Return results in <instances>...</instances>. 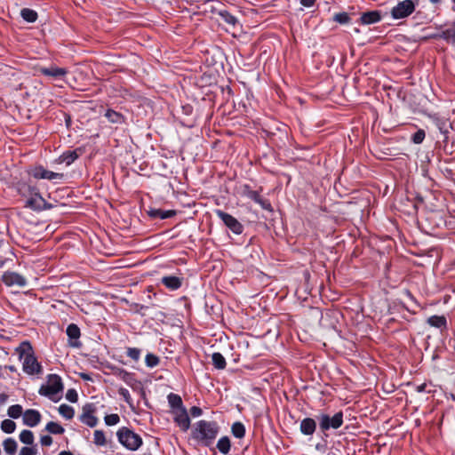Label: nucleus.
<instances>
[{
  "label": "nucleus",
  "instance_id": "nucleus-1",
  "mask_svg": "<svg viewBox=\"0 0 455 455\" xmlns=\"http://www.w3.org/2000/svg\"><path fill=\"white\" fill-rule=\"evenodd\" d=\"M19 358L22 361L23 371L28 375L39 374L42 372V366L34 355V350L28 341H23L16 348Z\"/></svg>",
  "mask_w": 455,
  "mask_h": 455
},
{
  "label": "nucleus",
  "instance_id": "nucleus-2",
  "mask_svg": "<svg viewBox=\"0 0 455 455\" xmlns=\"http://www.w3.org/2000/svg\"><path fill=\"white\" fill-rule=\"evenodd\" d=\"M219 433L218 424L214 421L199 420L195 427L194 436L205 445H210Z\"/></svg>",
  "mask_w": 455,
  "mask_h": 455
},
{
  "label": "nucleus",
  "instance_id": "nucleus-3",
  "mask_svg": "<svg viewBox=\"0 0 455 455\" xmlns=\"http://www.w3.org/2000/svg\"><path fill=\"white\" fill-rule=\"evenodd\" d=\"M63 390V384L61 378L57 374H49L47 376L46 384H43L38 393L42 396L48 397L52 401H55V396L61 393Z\"/></svg>",
  "mask_w": 455,
  "mask_h": 455
},
{
  "label": "nucleus",
  "instance_id": "nucleus-4",
  "mask_svg": "<svg viewBox=\"0 0 455 455\" xmlns=\"http://www.w3.org/2000/svg\"><path fill=\"white\" fill-rule=\"evenodd\" d=\"M116 436L118 442L130 451H137L142 445L141 437L127 427H121Z\"/></svg>",
  "mask_w": 455,
  "mask_h": 455
},
{
  "label": "nucleus",
  "instance_id": "nucleus-5",
  "mask_svg": "<svg viewBox=\"0 0 455 455\" xmlns=\"http://www.w3.org/2000/svg\"><path fill=\"white\" fill-rule=\"evenodd\" d=\"M419 4V0L399 1L397 4L391 9V16L394 20L407 18L415 11Z\"/></svg>",
  "mask_w": 455,
  "mask_h": 455
},
{
  "label": "nucleus",
  "instance_id": "nucleus-6",
  "mask_svg": "<svg viewBox=\"0 0 455 455\" xmlns=\"http://www.w3.org/2000/svg\"><path fill=\"white\" fill-rule=\"evenodd\" d=\"M317 420L319 422V427L323 432H326L330 429H338L343 425V412L339 411L332 417L322 413L317 416Z\"/></svg>",
  "mask_w": 455,
  "mask_h": 455
},
{
  "label": "nucleus",
  "instance_id": "nucleus-7",
  "mask_svg": "<svg viewBox=\"0 0 455 455\" xmlns=\"http://www.w3.org/2000/svg\"><path fill=\"white\" fill-rule=\"evenodd\" d=\"M215 214L234 234L241 235L243 233V226L235 217L220 209L215 211Z\"/></svg>",
  "mask_w": 455,
  "mask_h": 455
},
{
  "label": "nucleus",
  "instance_id": "nucleus-8",
  "mask_svg": "<svg viewBox=\"0 0 455 455\" xmlns=\"http://www.w3.org/2000/svg\"><path fill=\"white\" fill-rule=\"evenodd\" d=\"M96 411L97 407L94 403H85L82 408V414L79 417L80 421L90 427H94L98 424V419L94 415Z\"/></svg>",
  "mask_w": 455,
  "mask_h": 455
},
{
  "label": "nucleus",
  "instance_id": "nucleus-9",
  "mask_svg": "<svg viewBox=\"0 0 455 455\" xmlns=\"http://www.w3.org/2000/svg\"><path fill=\"white\" fill-rule=\"evenodd\" d=\"M34 195L27 201V207L37 212L52 208V205L48 204L38 192H35Z\"/></svg>",
  "mask_w": 455,
  "mask_h": 455
},
{
  "label": "nucleus",
  "instance_id": "nucleus-10",
  "mask_svg": "<svg viewBox=\"0 0 455 455\" xmlns=\"http://www.w3.org/2000/svg\"><path fill=\"white\" fill-rule=\"evenodd\" d=\"M31 175L35 179H43V180H60L63 178L62 173H58V172H54L52 171H48L41 165L35 167L31 171Z\"/></svg>",
  "mask_w": 455,
  "mask_h": 455
},
{
  "label": "nucleus",
  "instance_id": "nucleus-11",
  "mask_svg": "<svg viewBox=\"0 0 455 455\" xmlns=\"http://www.w3.org/2000/svg\"><path fill=\"white\" fill-rule=\"evenodd\" d=\"M3 282L7 286L25 287L28 283L26 278L16 272H5L3 275Z\"/></svg>",
  "mask_w": 455,
  "mask_h": 455
},
{
  "label": "nucleus",
  "instance_id": "nucleus-12",
  "mask_svg": "<svg viewBox=\"0 0 455 455\" xmlns=\"http://www.w3.org/2000/svg\"><path fill=\"white\" fill-rule=\"evenodd\" d=\"M175 423L180 427L182 431H187L190 427V419L188 414L186 407L176 410L172 412Z\"/></svg>",
  "mask_w": 455,
  "mask_h": 455
},
{
  "label": "nucleus",
  "instance_id": "nucleus-13",
  "mask_svg": "<svg viewBox=\"0 0 455 455\" xmlns=\"http://www.w3.org/2000/svg\"><path fill=\"white\" fill-rule=\"evenodd\" d=\"M430 118H431L433 124H435V126L444 136L443 141L446 142L448 140V134L450 132V129L451 128V124L449 122V120L447 118L441 117L437 115H434Z\"/></svg>",
  "mask_w": 455,
  "mask_h": 455
},
{
  "label": "nucleus",
  "instance_id": "nucleus-14",
  "mask_svg": "<svg viewBox=\"0 0 455 455\" xmlns=\"http://www.w3.org/2000/svg\"><path fill=\"white\" fill-rule=\"evenodd\" d=\"M41 418V414L37 410L28 409L24 411L22 420L24 425L35 427L40 423Z\"/></svg>",
  "mask_w": 455,
  "mask_h": 455
},
{
  "label": "nucleus",
  "instance_id": "nucleus-15",
  "mask_svg": "<svg viewBox=\"0 0 455 455\" xmlns=\"http://www.w3.org/2000/svg\"><path fill=\"white\" fill-rule=\"evenodd\" d=\"M66 333L69 339V345L73 347H79L81 343L79 341V338L81 335L79 327L75 323H70L68 325Z\"/></svg>",
  "mask_w": 455,
  "mask_h": 455
},
{
  "label": "nucleus",
  "instance_id": "nucleus-16",
  "mask_svg": "<svg viewBox=\"0 0 455 455\" xmlns=\"http://www.w3.org/2000/svg\"><path fill=\"white\" fill-rule=\"evenodd\" d=\"M184 278L176 275H164L161 278V283L170 291H177L183 283Z\"/></svg>",
  "mask_w": 455,
  "mask_h": 455
},
{
  "label": "nucleus",
  "instance_id": "nucleus-17",
  "mask_svg": "<svg viewBox=\"0 0 455 455\" xmlns=\"http://www.w3.org/2000/svg\"><path fill=\"white\" fill-rule=\"evenodd\" d=\"M381 20V13L378 10L362 13L360 22L363 25H371Z\"/></svg>",
  "mask_w": 455,
  "mask_h": 455
},
{
  "label": "nucleus",
  "instance_id": "nucleus-18",
  "mask_svg": "<svg viewBox=\"0 0 455 455\" xmlns=\"http://www.w3.org/2000/svg\"><path fill=\"white\" fill-rule=\"evenodd\" d=\"M316 428L315 420L312 418H305L301 420L299 429L304 435H312Z\"/></svg>",
  "mask_w": 455,
  "mask_h": 455
},
{
  "label": "nucleus",
  "instance_id": "nucleus-19",
  "mask_svg": "<svg viewBox=\"0 0 455 455\" xmlns=\"http://www.w3.org/2000/svg\"><path fill=\"white\" fill-rule=\"evenodd\" d=\"M116 376L132 388H134V387L139 383L135 379L134 374L124 369H119L116 372Z\"/></svg>",
  "mask_w": 455,
  "mask_h": 455
},
{
  "label": "nucleus",
  "instance_id": "nucleus-20",
  "mask_svg": "<svg viewBox=\"0 0 455 455\" xmlns=\"http://www.w3.org/2000/svg\"><path fill=\"white\" fill-rule=\"evenodd\" d=\"M40 72L46 76H52L53 78H60L68 73L67 69L53 66L50 68H40Z\"/></svg>",
  "mask_w": 455,
  "mask_h": 455
},
{
  "label": "nucleus",
  "instance_id": "nucleus-21",
  "mask_svg": "<svg viewBox=\"0 0 455 455\" xmlns=\"http://www.w3.org/2000/svg\"><path fill=\"white\" fill-rule=\"evenodd\" d=\"M176 214L175 211L172 210H161V209H151L148 212V215L154 219L166 220L173 217Z\"/></svg>",
  "mask_w": 455,
  "mask_h": 455
},
{
  "label": "nucleus",
  "instance_id": "nucleus-22",
  "mask_svg": "<svg viewBox=\"0 0 455 455\" xmlns=\"http://www.w3.org/2000/svg\"><path fill=\"white\" fill-rule=\"evenodd\" d=\"M167 401L172 409V412L176 411V410H180V409H182L185 407L183 405L181 397L177 394L170 393L167 395Z\"/></svg>",
  "mask_w": 455,
  "mask_h": 455
},
{
  "label": "nucleus",
  "instance_id": "nucleus-23",
  "mask_svg": "<svg viewBox=\"0 0 455 455\" xmlns=\"http://www.w3.org/2000/svg\"><path fill=\"white\" fill-rule=\"evenodd\" d=\"M440 36L448 44L455 46V20L442 32Z\"/></svg>",
  "mask_w": 455,
  "mask_h": 455
},
{
  "label": "nucleus",
  "instance_id": "nucleus-24",
  "mask_svg": "<svg viewBox=\"0 0 455 455\" xmlns=\"http://www.w3.org/2000/svg\"><path fill=\"white\" fill-rule=\"evenodd\" d=\"M427 323L438 329H445L447 325L446 318L443 315H432L427 319Z\"/></svg>",
  "mask_w": 455,
  "mask_h": 455
},
{
  "label": "nucleus",
  "instance_id": "nucleus-25",
  "mask_svg": "<svg viewBox=\"0 0 455 455\" xmlns=\"http://www.w3.org/2000/svg\"><path fill=\"white\" fill-rule=\"evenodd\" d=\"M78 156H79V155L76 152V150L67 151V152H64L60 156V163H64V164H66V165L68 166L71 164H73L78 158Z\"/></svg>",
  "mask_w": 455,
  "mask_h": 455
},
{
  "label": "nucleus",
  "instance_id": "nucleus-26",
  "mask_svg": "<svg viewBox=\"0 0 455 455\" xmlns=\"http://www.w3.org/2000/svg\"><path fill=\"white\" fill-rule=\"evenodd\" d=\"M105 117L113 124H122L124 121V118L122 114L113 110V109H108L105 113Z\"/></svg>",
  "mask_w": 455,
  "mask_h": 455
},
{
  "label": "nucleus",
  "instance_id": "nucleus-27",
  "mask_svg": "<svg viewBox=\"0 0 455 455\" xmlns=\"http://www.w3.org/2000/svg\"><path fill=\"white\" fill-rule=\"evenodd\" d=\"M212 361L214 367L218 370H223L226 368L227 362L225 357L219 352H215L212 355Z\"/></svg>",
  "mask_w": 455,
  "mask_h": 455
},
{
  "label": "nucleus",
  "instance_id": "nucleus-28",
  "mask_svg": "<svg viewBox=\"0 0 455 455\" xmlns=\"http://www.w3.org/2000/svg\"><path fill=\"white\" fill-rule=\"evenodd\" d=\"M20 16L24 20L30 23L35 22L37 19L36 12L29 8H23L20 11Z\"/></svg>",
  "mask_w": 455,
  "mask_h": 455
},
{
  "label": "nucleus",
  "instance_id": "nucleus-29",
  "mask_svg": "<svg viewBox=\"0 0 455 455\" xmlns=\"http://www.w3.org/2000/svg\"><path fill=\"white\" fill-rule=\"evenodd\" d=\"M217 448L222 454H228L230 451V440L228 436L219 439Z\"/></svg>",
  "mask_w": 455,
  "mask_h": 455
},
{
  "label": "nucleus",
  "instance_id": "nucleus-30",
  "mask_svg": "<svg viewBox=\"0 0 455 455\" xmlns=\"http://www.w3.org/2000/svg\"><path fill=\"white\" fill-rule=\"evenodd\" d=\"M4 450L6 453L13 455L17 450V443L13 438H7L3 443Z\"/></svg>",
  "mask_w": 455,
  "mask_h": 455
},
{
  "label": "nucleus",
  "instance_id": "nucleus-31",
  "mask_svg": "<svg viewBox=\"0 0 455 455\" xmlns=\"http://www.w3.org/2000/svg\"><path fill=\"white\" fill-rule=\"evenodd\" d=\"M45 429L53 435H61L64 433L65 429L59 423L54 421H50L46 424Z\"/></svg>",
  "mask_w": 455,
  "mask_h": 455
},
{
  "label": "nucleus",
  "instance_id": "nucleus-32",
  "mask_svg": "<svg viewBox=\"0 0 455 455\" xmlns=\"http://www.w3.org/2000/svg\"><path fill=\"white\" fill-rule=\"evenodd\" d=\"M231 432L236 438H243L245 435L244 425L241 422H235L231 427Z\"/></svg>",
  "mask_w": 455,
  "mask_h": 455
},
{
  "label": "nucleus",
  "instance_id": "nucleus-33",
  "mask_svg": "<svg viewBox=\"0 0 455 455\" xmlns=\"http://www.w3.org/2000/svg\"><path fill=\"white\" fill-rule=\"evenodd\" d=\"M59 413L66 419H71L75 415L73 407L68 404H61L59 407Z\"/></svg>",
  "mask_w": 455,
  "mask_h": 455
},
{
  "label": "nucleus",
  "instance_id": "nucleus-34",
  "mask_svg": "<svg viewBox=\"0 0 455 455\" xmlns=\"http://www.w3.org/2000/svg\"><path fill=\"white\" fill-rule=\"evenodd\" d=\"M20 441L25 444L31 445L34 443V434L32 431L24 429L20 434Z\"/></svg>",
  "mask_w": 455,
  "mask_h": 455
},
{
  "label": "nucleus",
  "instance_id": "nucleus-35",
  "mask_svg": "<svg viewBox=\"0 0 455 455\" xmlns=\"http://www.w3.org/2000/svg\"><path fill=\"white\" fill-rule=\"evenodd\" d=\"M22 406L20 404H14L8 408L7 414L12 419H18L23 414Z\"/></svg>",
  "mask_w": 455,
  "mask_h": 455
},
{
  "label": "nucleus",
  "instance_id": "nucleus-36",
  "mask_svg": "<svg viewBox=\"0 0 455 455\" xmlns=\"http://www.w3.org/2000/svg\"><path fill=\"white\" fill-rule=\"evenodd\" d=\"M1 429L6 434H12L16 429V424L12 419H4L1 422Z\"/></svg>",
  "mask_w": 455,
  "mask_h": 455
},
{
  "label": "nucleus",
  "instance_id": "nucleus-37",
  "mask_svg": "<svg viewBox=\"0 0 455 455\" xmlns=\"http://www.w3.org/2000/svg\"><path fill=\"white\" fill-rule=\"evenodd\" d=\"M160 363V359L157 355L148 353L145 357V363L148 368H154L157 366Z\"/></svg>",
  "mask_w": 455,
  "mask_h": 455
},
{
  "label": "nucleus",
  "instance_id": "nucleus-38",
  "mask_svg": "<svg viewBox=\"0 0 455 455\" xmlns=\"http://www.w3.org/2000/svg\"><path fill=\"white\" fill-rule=\"evenodd\" d=\"M219 15L221 19L229 25H235L237 21V19L232 15L229 12L226 10H221L219 12Z\"/></svg>",
  "mask_w": 455,
  "mask_h": 455
},
{
  "label": "nucleus",
  "instance_id": "nucleus-39",
  "mask_svg": "<svg viewBox=\"0 0 455 455\" xmlns=\"http://www.w3.org/2000/svg\"><path fill=\"white\" fill-rule=\"evenodd\" d=\"M94 443L98 446H104L107 443L105 434L102 430H95L94 431Z\"/></svg>",
  "mask_w": 455,
  "mask_h": 455
},
{
  "label": "nucleus",
  "instance_id": "nucleus-40",
  "mask_svg": "<svg viewBox=\"0 0 455 455\" xmlns=\"http://www.w3.org/2000/svg\"><path fill=\"white\" fill-rule=\"evenodd\" d=\"M426 137V132L422 129H419L415 133L412 134L411 140L414 144H421Z\"/></svg>",
  "mask_w": 455,
  "mask_h": 455
},
{
  "label": "nucleus",
  "instance_id": "nucleus-41",
  "mask_svg": "<svg viewBox=\"0 0 455 455\" xmlns=\"http://www.w3.org/2000/svg\"><path fill=\"white\" fill-rule=\"evenodd\" d=\"M104 421L108 426H115L119 423L120 417L118 414L116 413L108 414L105 416Z\"/></svg>",
  "mask_w": 455,
  "mask_h": 455
},
{
  "label": "nucleus",
  "instance_id": "nucleus-42",
  "mask_svg": "<svg viewBox=\"0 0 455 455\" xmlns=\"http://www.w3.org/2000/svg\"><path fill=\"white\" fill-rule=\"evenodd\" d=\"M126 354L133 361L138 362L140 358L141 351L137 347H128Z\"/></svg>",
  "mask_w": 455,
  "mask_h": 455
},
{
  "label": "nucleus",
  "instance_id": "nucleus-43",
  "mask_svg": "<svg viewBox=\"0 0 455 455\" xmlns=\"http://www.w3.org/2000/svg\"><path fill=\"white\" fill-rule=\"evenodd\" d=\"M333 20L339 24H347L349 22L350 17L347 12H339L334 15Z\"/></svg>",
  "mask_w": 455,
  "mask_h": 455
},
{
  "label": "nucleus",
  "instance_id": "nucleus-44",
  "mask_svg": "<svg viewBox=\"0 0 455 455\" xmlns=\"http://www.w3.org/2000/svg\"><path fill=\"white\" fill-rule=\"evenodd\" d=\"M118 394L120 396L123 397V399L130 405L132 404V396L130 395V392L127 388H124V387H120L118 389Z\"/></svg>",
  "mask_w": 455,
  "mask_h": 455
},
{
  "label": "nucleus",
  "instance_id": "nucleus-45",
  "mask_svg": "<svg viewBox=\"0 0 455 455\" xmlns=\"http://www.w3.org/2000/svg\"><path fill=\"white\" fill-rule=\"evenodd\" d=\"M66 399L70 403H76L78 400L77 392L75 389H68L66 393Z\"/></svg>",
  "mask_w": 455,
  "mask_h": 455
},
{
  "label": "nucleus",
  "instance_id": "nucleus-46",
  "mask_svg": "<svg viewBox=\"0 0 455 455\" xmlns=\"http://www.w3.org/2000/svg\"><path fill=\"white\" fill-rule=\"evenodd\" d=\"M246 196H247L248 198L251 199L256 204L258 203V201L261 197L258 191H255V190H249L246 193Z\"/></svg>",
  "mask_w": 455,
  "mask_h": 455
},
{
  "label": "nucleus",
  "instance_id": "nucleus-47",
  "mask_svg": "<svg viewBox=\"0 0 455 455\" xmlns=\"http://www.w3.org/2000/svg\"><path fill=\"white\" fill-rule=\"evenodd\" d=\"M20 455H36V449L34 447H23L20 451Z\"/></svg>",
  "mask_w": 455,
  "mask_h": 455
},
{
  "label": "nucleus",
  "instance_id": "nucleus-48",
  "mask_svg": "<svg viewBox=\"0 0 455 455\" xmlns=\"http://www.w3.org/2000/svg\"><path fill=\"white\" fill-rule=\"evenodd\" d=\"M257 204H259L264 210L272 211L271 204L268 202V200L260 197Z\"/></svg>",
  "mask_w": 455,
  "mask_h": 455
},
{
  "label": "nucleus",
  "instance_id": "nucleus-49",
  "mask_svg": "<svg viewBox=\"0 0 455 455\" xmlns=\"http://www.w3.org/2000/svg\"><path fill=\"white\" fill-rule=\"evenodd\" d=\"M40 443L43 446H50L52 443V438L50 435L41 436Z\"/></svg>",
  "mask_w": 455,
  "mask_h": 455
},
{
  "label": "nucleus",
  "instance_id": "nucleus-50",
  "mask_svg": "<svg viewBox=\"0 0 455 455\" xmlns=\"http://www.w3.org/2000/svg\"><path fill=\"white\" fill-rule=\"evenodd\" d=\"M202 413H203V411L200 407L193 406L190 409V414L194 418H197V417L201 416Z\"/></svg>",
  "mask_w": 455,
  "mask_h": 455
},
{
  "label": "nucleus",
  "instance_id": "nucleus-51",
  "mask_svg": "<svg viewBox=\"0 0 455 455\" xmlns=\"http://www.w3.org/2000/svg\"><path fill=\"white\" fill-rule=\"evenodd\" d=\"M316 0H300L299 3L301 5L307 8L313 7L315 4Z\"/></svg>",
  "mask_w": 455,
  "mask_h": 455
},
{
  "label": "nucleus",
  "instance_id": "nucleus-52",
  "mask_svg": "<svg viewBox=\"0 0 455 455\" xmlns=\"http://www.w3.org/2000/svg\"><path fill=\"white\" fill-rule=\"evenodd\" d=\"M426 387H427V384L426 383H423V384H420V385H418L415 387V390L418 392V393H422V392H425L426 391Z\"/></svg>",
  "mask_w": 455,
  "mask_h": 455
},
{
  "label": "nucleus",
  "instance_id": "nucleus-53",
  "mask_svg": "<svg viewBox=\"0 0 455 455\" xmlns=\"http://www.w3.org/2000/svg\"><path fill=\"white\" fill-rule=\"evenodd\" d=\"M59 455H73V453L70 451H62L59 453Z\"/></svg>",
  "mask_w": 455,
  "mask_h": 455
},
{
  "label": "nucleus",
  "instance_id": "nucleus-54",
  "mask_svg": "<svg viewBox=\"0 0 455 455\" xmlns=\"http://www.w3.org/2000/svg\"><path fill=\"white\" fill-rule=\"evenodd\" d=\"M433 4H438L442 2V0H429Z\"/></svg>",
  "mask_w": 455,
  "mask_h": 455
},
{
  "label": "nucleus",
  "instance_id": "nucleus-55",
  "mask_svg": "<svg viewBox=\"0 0 455 455\" xmlns=\"http://www.w3.org/2000/svg\"><path fill=\"white\" fill-rule=\"evenodd\" d=\"M315 448H316L317 450H323V449L324 448V445H322V444H320V443H317V444L315 445Z\"/></svg>",
  "mask_w": 455,
  "mask_h": 455
},
{
  "label": "nucleus",
  "instance_id": "nucleus-56",
  "mask_svg": "<svg viewBox=\"0 0 455 455\" xmlns=\"http://www.w3.org/2000/svg\"><path fill=\"white\" fill-rule=\"evenodd\" d=\"M28 190H29L31 193H33V192L36 190V188H35L28 187Z\"/></svg>",
  "mask_w": 455,
  "mask_h": 455
},
{
  "label": "nucleus",
  "instance_id": "nucleus-57",
  "mask_svg": "<svg viewBox=\"0 0 455 455\" xmlns=\"http://www.w3.org/2000/svg\"><path fill=\"white\" fill-rule=\"evenodd\" d=\"M9 369H10V371H13L15 370L13 366H10V367H9Z\"/></svg>",
  "mask_w": 455,
  "mask_h": 455
},
{
  "label": "nucleus",
  "instance_id": "nucleus-58",
  "mask_svg": "<svg viewBox=\"0 0 455 455\" xmlns=\"http://www.w3.org/2000/svg\"><path fill=\"white\" fill-rule=\"evenodd\" d=\"M82 377L85 379H89L85 374H83Z\"/></svg>",
  "mask_w": 455,
  "mask_h": 455
},
{
  "label": "nucleus",
  "instance_id": "nucleus-59",
  "mask_svg": "<svg viewBox=\"0 0 455 455\" xmlns=\"http://www.w3.org/2000/svg\"><path fill=\"white\" fill-rule=\"evenodd\" d=\"M451 2L455 4V0H451Z\"/></svg>",
  "mask_w": 455,
  "mask_h": 455
}]
</instances>
